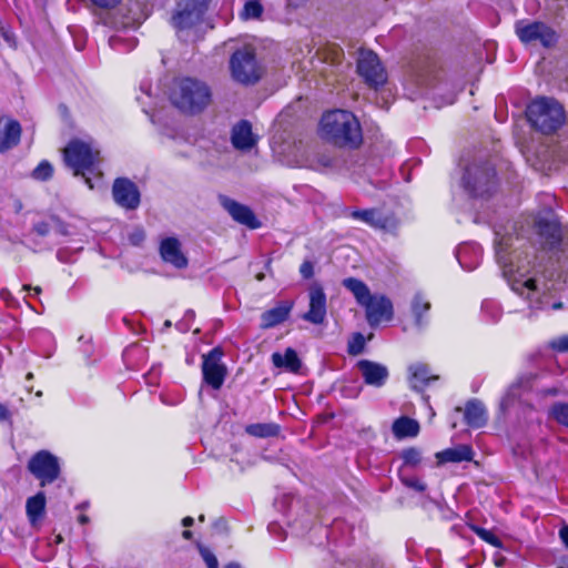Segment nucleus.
<instances>
[{"instance_id":"f257e3e1","label":"nucleus","mask_w":568,"mask_h":568,"mask_svg":"<svg viewBox=\"0 0 568 568\" xmlns=\"http://www.w3.org/2000/svg\"><path fill=\"white\" fill-rule=\"evenodd\" d=\"M495 234L496 260L511 291L525 298L532 310H560L561 302H550L548 283H540L536 276L530 254L524 251L523 240L498 231Z\"/></svg>"},{"instance_id":"f03ea898","label":"nucleus","mask_w":568,"mask_h":568,"mask_svg":"<svg viewBox=\"0 0 568 568\" xmlns=\"http://www.w3.org/2000/svg\"><path fill=\"white\" fill-rule=\"evenodd\" d=\"M212 95V89L206 82L185 77L174 80L170 101L180 112L196 115L211 104Z\"/></svg>"},{"instance_id":"7ed1b4c3","label":"nucleus","mask_w":568,"mask_h":568,"mask_svg":"<svg viewBox=\"0 0 568 568\" xmlns=\"http://www.w3.org/2000/svg\"><path fill=\"white\" fill-rule=\"evenodd\" d=\"M323 139L338 146L355 148L362 141V131L355 115L345 110L326 112L320 123Z\"/></svg>"},{"instance_id":"20e7f679","label":"nucleus","mask_w":568,"mask_h":568,"mask_svg":"<svg viewBox=\"0 0 568 568\" xmlns=\"http://www.w3.org/2000/svg\"><path fill=\"white\" fill-rule=\"evenodd\" d=\"M342 284L352 292L356 302L365 308L366 321L371 327L393 318V304L388 297L372 294L368 286L355 277L344 278Z\"/></svg>"},{"instance_id":"39448f33","label":"nucleus","mask_w":568,"mask_h":568,"mask_svg":"<svg viewBox=\"0 0 568 568\" xmlns=\"http://www.w3.org/2000/svg\"><path fill=\"white\" fill-rule=\"evenodd\" d=\"M526 114L530 124L545 134L557 131L566 119L562 105L557 100L547 97L531 101L527 106Z\"/></svg>"},{"instance_id":"423d86ee","label":"nucleus","mask_w":568,"mask_h":568,"mask_svg":"<svg viewBox=\"0 0 568 568\" xmlns=\"http://www.w3.org/2000/svg\"><path fill=\"white\" fill-rule=\"evenodd\" d=\"M99 155L100 150L92 141L80 139L71 140L63 151L65 164L73 170L75 175H81L90 189H93L94 185L87 173L93 171L95 163L99 162Z\"/></svg>"},{"instance_id":"0eeeda50","label":"nucleus","mask_w":568,"mask_h":568,"mask_svg":"<svg viewBox=\"0 0 568 568\" xmlns=\"http://www.w3.org/2000/svg\"><path fill=\"white\" fill-rule=\"evenodd\" d=\"M462 185L473 197L490 195L496 187L495 170L488 163H473L466 168Z\"/></svg>"},{"instance_id":"6e6552de","label":"nucleus","mask_w":568,"mask_h":568,"mask_svg":"<svg viewBox=\"0 0 568 568\" xmlns=\"http://www.w3.org/2000/svg\"><path fill=\"white\" fill-rule=\"evenodd\" d=\"M230 69L233 80L244 85L256 83L263 74L252 47L236 50L230 59Z\"/></svg>"},{"instance_id":"1a4fd4ad","label":"nucleus","mask_w":568,"mask_h":568,"mask_svg":"<svg viewBox=\"0 0 568 568\" xmlns=\"http://www.w3.org/2000/svg\"><path fill=\"white\" fill-rule=\"evenodd\" d=\"M211 0H180L171 17V23L179 37L203 22Z\"/></svg>"},{"instance_id":"9d476101","label":"nucleus","mask_w":568,"mask_h":568,"mask_svg":"<svg viewBox=\"0 0 568 568\" xmlns=\"http://www.w3.org/2000/svg\"><path fill=\"white\" fill-rule=\"evenodd\" d=\"M515 31L519 40L526 44L539 43L550 48L557 42L556 32L544 22L519 20L515 24Z\"/></svg>"},{"instance_id":"9b49d317","label":"nucleus","mask_w":568,"mask_h":568,"mask_svg":"<svg viewBox=\"0 0 568 568\" xmlns=\"http://www.w3.org/2000/svg\"><path fill=\"white\" fill-rule=\"evenodd\" d=\"M357 72L372 88L378 89L387 81V73L378 55L371 50H362L357 60Z\"/></svg>"},{"instance_id":"f8f14e48","label":"nucleus","mask_w":568,"mask_h":568,"mask_svg":"<svg viewBox=\"0 0 568 568\" xmlns=\"http://www.w3.org/2000/svg\"><path fill=\"white\" fill-rule=\"evenodd\" d=\"M28 469L40 480L42 487L58 479L61 471L58 457L48 450L34 454L28 463Z\"/></svg>"},{"instance_id":"ddd939ff","label":"nucleus","mask_w":568,"mask_h":568,"mask_svg":"<svg viewBox=\"0 0 568 568\" xmlns=\"http://www.w3.org/2000/svg\"><path fill=\"white\" fill-rule=\"evenodd\" d=\"M536 227L546 250H555L562 240L564 232L556 215L548 210L536 219Z\"/></svg>"},{"instance_id":"4468645a","label":"nucleus","mask_w":568,"mask_h":568,"mask_svg":"<svg viewBox=\"0 0 568 568\" xmlns=\"http://www.w3.org/2000/svg\"><path fill=\"white\" fill-rule=\"evenodd\" d=\"M222 351L219 347L211 349L203 355L202 373L207 385L220 389L226 376V367L222 363Z\"/></svg>"},{"instance_id":"2eb2a0df","label":"nucleus","mask_w":568,"mask_h":568,"mask_svg":"<svg viewBox=\"0 0 568 568\" xmlns=\"http://www.w3.org/2000/svg\"><path fill=\"white\" fill-rule=\"evenodd\" d=\"M353 220L361 221L368 226L384 232H394L398 222L393 214H385L377 209L354 210L349 213Z\"/></svg>"},{"instance_id":"dca6fc26","label":"nucleus","mask_w":568,"mask_h":568,"mask_svg":"<svg viewBox=\"0 0 568 568\" xmlns=\"http://www.w3.org/2000/svg\"><path fill=\"white\" fill-rule=\"evenodd\" d=\"M310 306L302 318L315 325L324 323L327 314L326 294L320 283H313L308 288Z\"/></svg>"},{"instance_id":"f3484780","label":"nucleus","mask_w":568,"mask_h":568,"mask_svg":"<svg viewBox=\"0 0 568 568\" xmlns=\"http://www.w3.org/2000/svg\"><path fill=\"white\" fill-rule=\"evenodd\" d=\"M112 194L115 203L126 210H135L140 204L139 189L129 179H116L113 183Z\"/></svg>"},{"instance_id":"a211bd4d","label":"nucleus","mask_w":568,"mask_h":568,"mask_svg":"<svg viewBox=\"0 0 568 568\" xmlns=\"http://www.w3.org/2000/svg\"><path fill=\"white\" fill-rule=\"evenodd\" d=\"M159 251L161 258L178 270H183L189 264V260L182 251L181 242L176 237L163 239Z\"/></svg>"},{"instance_id":"6ab92c4d","label":"nucleus","mask_w":568,"mask_h":568,"mask_svg":"<svg viewBox=\"0 0 568 568\" xmlns=\"http://www.w3.org/2000/svg\"><path fill=\"white\" fill-rule=\"evenodd\" d=\"M357 368L364 379V383L377 388L384 386L389 376L388 368L384 364L369 359L358 361Z\"/></svg>"},{"instance_id":"aec40b11","label":"nucleus","mask_w":568,"mask_h":568,"mask_svg":"<svg viewBox=\"0 0 568 568\" xmlns=\"http://www.w3.org/2000/svg\"><path fill=\"white\" fill-rule=\"evenodd\" d=\"M219 201L234 221L246 225L250 229H257L260 226L258 221L248 206L243 205L225 195H220Z\"/></svg>"},{"instance_id":"412c9836","label":"nucleus","mask_w":568,"mask_h":568,"mask_svg":"<svg viewBox=\"0 0 568 568\" xmlns=\"http://www.w3.org/2000/svg\"><path fill=\"white\" fill-rule=\"evenodd\" d=\"M293 306L294 303L292 301H282L271 310L263 312L261 315V328H272L285 322L288 318Z\"/></svg>"},{"instance_id":"4be33fe9","label":"nucleus","mask_w":568,"mask_h":568,"mask_svg":"<svg viewBox=\"0 0 568 568\" xmlns=\"http://www.w3.org/2000/svg\"><path fill=\"white\" fill-rule=\"evenodd\" d=\"M483 255V248L477 243H465L458 246L456 251V258L459 265L466 271L475 270Z\"/></svg>"},{"instance_id":"5701e85b","label":"nucleus","mask_w":568,"mask_h":568,"mask_svg":"<svg viewBox=\"0 0 568 568\" xmlns=\"http://www.w3.org/2000/svg\"><path fill=\"white\" fill-rule=\"evenodd\" d=\"M231 140L235 149L243 151L252 149L256 143V139L253 135L251 123L242 120L235 124L232 130Z\"/></svg>"},{"instance_id":"b1692460","label":"nucleus","mask_w":568,"mask_h":568,"mask_svg":"<svg viewBox=\"0 0 568 568\" xmlns=\"http://www.w3.org/2000/svg\"><path fill=\"white\" fill-rule=\"evenodd\" d=\"M21 136V125L16 120H7L0 126V152H6L16 146Z\"/></svg>"},{"instance_id":"393cba45","label":"nucleus","mask_w":568,"mask_h":568,"mask_svg":"<svg viewBox=\"0 0 568 568\" xmlns=\"http://www.w3.org/2000/svg\"><path fill=\"white\" fill-rule=\"evenodd\" d=\"M409 376L408 382L413 389L422 392L429 384L430 381H436L438 377L432 375L428 367L424 364H413L408 367Z\"/></svg>"},{"instance_id":"a878e982","label":"nucleus","mask_w":568,"mask_h":568,"mask_svg":"<svg viewBox=\"0 0 568 568\" xmlns=\"http://www.w3.org/2000/svg\"><path fill=\"white\" fill-rule=\"evenodd\" d=\"M473 449L467 445H459L436 453L437 464L469 462L473 459Z\"/></svg>"},{"instance_id":"bb28decb","label":"nucleus","mask_w":568,"mask_h":568,"mask_svg":"<svg viewBox=\"0 0 568 568\" xmlns=\"http://www.w3.org/2000/svg\"><path fill=\"white\" fill-rule=\"evenodd\" d=\"M464 418L466 424L473 428L483 427L487 422V414L481 402L478 399L467 402Z\"/></svg>"},{"instance_id":"cd10ccee","label":"nucleus","mask_w":568,"mask_h":568,"mask_svg":"<svg viewBox=\"0 0 568 568\" xmlns=\"http://www.w3.org/2000/svg\"><path fill=\"white\" fill-rule=\"evenodd\" d=\"M272 363L277 368H284L290 373H298L302 367V362L297 356L295 349L287 347L284 354L278 352L272 354Z\"/></svg>"},{"instance_id":"c85d7f7f","label":"nucleus","mask_w":568,"mask_h":568,"mask_svg":"<svg viewBox=\"0 0 568 568\" xmlns=\"http://www.w3.org/2000/svg\"><path fill=\"white\" fill-rule=\"evenodd\" d=\"M392 430L397 439L416 437L419 433V424L415 419L403 416L393 423Z\"/></svg>"},{"instance_id":"c756f323","label":"nucleus","mask_w":568,"mask_h":568,"mask_svg":"<svg viewBox=\"0 0 568 568\" xmlns=\"http://www.w3.org/2000/svg\"><path fill=\"white\" fill-rule=\"evenodd\" d=\"M45 495L39 491L37 495L27 499V516L32 525H34L44 514Z\"/></svg>"},{"instance_id":"7c9ffc66","label":"nucleus","mask_w":568,"mask_h":568,"mask_svg":"<svg viewBox=\"0 0 568 568\" xmlns=\"http://www.w3.org/2000/svg\"><path fill=\"white\" fill-rule=\"evenodd\" d=\"M246 433L254 437L266 438L277 435L280 427L275 424H251L246 426Z\"/></svg>"},{"instance_id":"2f4dec72","label":"nucleus","mask_w":568,"mask_h":568,"mask_svg":"<svg viewBox=\"0 0 568 568\" xmlns=\"http://www.w3.org/2000/svg\"><path fill=\"white\" fill-rule=\"evenodd\" d=\"M523 386L521 381L514 382L500 400V409L507 412L520 396V388Z\"/></svg>"},{"instance_id":"473e14b6","label":"nucleus","mask_w":568,"mask_h":568,"mask_svg":"<svg viewBox=\"0 0 568 568\" xmlns=\"http://www.w3.org/2000/svg\"><path fill=\"white\" fill-rule=\"evenodd\" d=\"M430 308V303L425 298L422 293L415 294L412 302V311L415 316L417 326H423V313Z\"/></svg>"},{"instance_id":"72a5a7b5","label":"nucleus","mask_w":568,"mask_h":568,"mask_svg":"<svg viewBox=\"0 0 568 568\" xmlns=\"http://www.w3.org/2000/svg\"><path fill=\"white\" fill-rule=\"evenodd\" d=\"M264 12V8L260 0H247L244 3L242 11L240 12V18L242 20H253L260 19Z\"/></svg>"},{"instance_id":"f704fd0d","label":"nucleus","mask_w":568,"mask_h":568,"mask_svg":"<svg viewBox=\"0 0 568 568\" xmlns=\"http://www.w3.org/2000/svg\"><path fill=\"white\" fill-rule=\"evenodd\" d=\"M400 458L403 459V466L405 467H417L422 463V452L416 447H409L400 452Z\"/></svg>"},{"instance_id":"c9c22d12","label":"nucleus","mask_w":568,"mask_h":568,"mask_svg":"<svg viewBox=\"0 0 568 568\" xmlns=\"http://www.w3.org/2000/svg\"><path fill=\"white\" fill-rule=\"evenodd\" d=\"M399 479L405 487L417 493H423L426 489L425 483H423L418 477L405 475L403 469L399 470Z\"/></svg>"},{"instance_id":"e433bc0d","label":"nucleus","mask_w":568,"mask_h":568,"mask_svg":"<svg viewBox=\"0 0 568 568\" xmlns=\"http://www.w3.org/2000/svg\"><path fill=\"white\" fill-rule=\"evenodd\" d=\"M53 166L48 161H41L32 171V178L38 181H47L52 176Z\"/></svg>"},{"instance_id":"4c0bfd02","label":"nucleus","mask_w":568,"mask_h":568,"mask_svg":"<svg viewBox=\"0 0 568 568\" xmlns=\"http://www.w3.org/2000/svg\"><path fill=\"white\" fill-rule=\"evenodd\" d=\"M551 416L561 425L568 427V404L558 403L551 407Z\"/></svg>"},{"instance_id":"58836bf2","label":"nucleus","mask_w":568,"mask_h":568,"mask_svg":"<svg viewBox=\"0 0 568 568\" xmlns=\"http://www.w3.org/2000/svg\"><path fill=\"white\" fill-rule=\"evenodd\" d=\"M471 529L474 532L477 534L478 537H480L483 540L490 544L491 546L497 548L501 547V540L494 532L477 526H471Z\"/></svg>"},{"instance_id":"ea45409f","label":"nucleus","mask_w":568,"mask_h":568,"mask_svg":"<svg viewBox=\"0 0 568 568\" xmlns=\"http://www.w3.org/2000/svg\"><path fill=\"white\" fill-rule=\"evenodd\" d=\"M109 42L111 48L118 51H129L135 47V42L133 40H124L120 36L111 37Z\"/></svg>"},{"instance_id":"a19ab883","label":"nucleus","mask_w":568,"mask_h":568,"mask_svg":"<svg viewBox=\"0 0 568 568\" xmlns=\"http://www.w3.org/2000/svg\"><path fill=\"white\" fill-rule=\"evenodd\" d=\"M365 346V338L361 333L354 335L353 341L348 344V353L358 355L363 352Z\"/></svg>"},{"instance_id":"79ce46f5","label":"nucleus","mask_w":568,"mask_h":568,"mask_svg":"<svg viewBox=\"0 0 568 568\" xmlns=\"http://www.w3.org/2000/svg\"><path fill=\"white\" fill-rule=\"evenodd\" d=\"M200 554L205 561L207 568H215L219 567V561L215 557V555L207 548L200 546L199 547Z\"/></svg>"},{"instance_id":"37998d69","label":"nucleus","mask_w":568,"mask_h":568,"mask_svg":"<svg viewBox=\"0 0 568 568\" xmlns=\"http://www.w3.org/2000/svg\"><path fill=\"white\" fill-rule=\"evenodd\" d=\"M550 347L557 352H568V335L552 339Z\"/></svg>"},{"instance_id":"c03bdc74","label":"nucleus","mask_w":568,"mask_h":568,"mask_svg":"<svg viewBox=\"0 0 568 568\" xmlns=\"http://www.w3.org/2000/svg\"><path fill=\"white\" fill-rule=\"evenodd\" d=\"M300 273L304 278H311L314 275V265L311 261H304L300 266Z\"/></svg>"},{"instance_id":"a18cd8bd","label":"nucleus","mask_w":568,"mask_h":568,"mask_svg":"<svg viewBox=\"0 0 568 568\" xmlns=\"http://www.w3.org/2000/svg\"><path fill=\"white\" fill-rule=\"evenodd\" d=\"M33 230L37 234L45 236L50 232V225L45 221L38 222L33 225Z\"/></svg>"},{"instance_id":"49530a36","label":"nucleus","mask_w":568,"mask_h":568,"mask_svg":"<svg viewBox=\"0 0 568 568\" xmlns=\"http://www.w3.org/2000/svg\"><path fill=\"white\" fill-rule=\"evenodd\" d=\"M95 6L100 8H114L120 0H91Z\"/></svg>"},{"instance_id":"de8ad7c7","label":"nucleus","mask_w":568,"mask_h":568,"mask_svg":"<svg viewBox=\"0 0 568 568\" xmlns=\"http://www.w3.org/2000/svg\"><path fill=\"white\" fill-rule=\"evenodd\" d=\"M268 531L273 536L278 537L281 540H283L285 538V536L282 531V528L275 523L268 525Z\"/></svg>"},{"instance_id":"09e8293b","label":"nucleus","mask_w":568,"mask_h":568,"mask_svg":"<svg viewBox=\"0 0 568 568\" xmlns=\"http://www.w3.org/2000/svg\"><path fill=\"white\" fill-rule=\"evenodd\" d=\"M130 240L134 245H139L144 240L143 231L136 230L131 234Z\"/></svg>"},{"instance_id":"8fccbe9b","label":"nucleus","mask_w":568,"mask_h":568,"mask_svg":"<svg viewBox=\"0 0 568 568\" xmlns=\"http://www.w3.org/2000/svg\"><path fill=\"white\" fill-rule=\"evenodd\" d=\"M0 298L4 301L8 305H10L13 302L12 294L9 290L2 288L0 291Z\"/></svg>"},{"instance_id":"3c124183","label":"nucleus","mask_w":568,"mask_h":568,"mask_svg":"<svg viewBox=\"0 0 568 568\" xmlns=\"http://www.w3.org/2000/svg\"><path fill=\"white\" fill-rule=\"evenodd\" d=\"M10 418V412L9 409L0 404V422H4V420H8Z\"/></svg>"},{"instance_id":"603ef678","label":"nucleus","mask_w":568,"mask_h":568,"mask_svg":"<svg viewBox=\"0 0 568 568\" xmlns=\"http://www.w3.org/2000/svg\"><path fill=\"white\" fill-rule=\"evenodd\" d=\"M560 538L562 542L568 547V526L560 529Z\"/></svg>"},{"instance_id":"864d4df0","label":"nucleus","mask_w":568,"mask_h":568,"mask_svg":"<svg viewBox=\"0 0 568 568\" xmlns=\"http://www.w3.org/2000/svg\"><path fill=\"white\" fill-rule=\"evenodd\" d=\"M506 560H507V559H506L504 556H496V557L494 558V562H495V565H496L497 567H499V568H501V567H504V566H505Z\"/></svg>"},{"instance_id":"5fc2aeb1","label":"nucleus","mask_w":568,"mask_h":568,"mask_svg":"<svg viewBox=\"0 0 568 568\" xmlns=\"http://www.w3.org/2000/svg\"><path fill=\"white\" fill-rule=\"evenodd\" d=\"M306 1L307 0H287V3L290 7L297 8V7L303 6Z\"/></svg>"},{"instance_id":"6e6d98bb","label":"nucleus","mask_w":568,"mask_h":568,"mask_svg":"<svg viewBox=\"0 0 568 568\" xmlns=\"http://www.w3.org/2000/svg\"><path fill=\"white\" fill-rule=\"evenodd\" d=\"M193 523H194V519L190 516H186L182 519V525L184 527H191L193 525Z\"/></svg>"},{"instance_id":"4d7b16f0","label":"nucleus","mask_w":568,"mask_h":568,"mask_svg":"<svg viewBox=\"0 0 568 568\" xmlns=\"http://www.w3.org/2000/svg\"><path fill=\"white\" fill-rule=\"evenodd\" d=\"M182 537H183L184 539H187V540H189V539H191V538H192V532H191L190 530H184V531L182 532Z\"/></svg>"},{"instance_id":"13d9d810","label":"nucleus","mask_w":568,"mask_h":568,"mask_svg":"<svg viewBox=\"0 0 568 568\" xmlns=\"http://www.w3.org/2000/svg\"><path fill=\"white\" fill-rule=\"evenodd\" d=\"M58 232H59L60 234H62V235H67V234H68L65 226H64V225H62V224H61V225H59Z\"/></svg>"},{"instance_id":"bf43d9fd","label":"nucleus","mask_w":568,"mask_h":568,"mask_svg":"<svg viewBox=\"0 0 568 568\" xmlns=\"http://www.w3.org/2000/svg\"><path fill=\"white\" fill-rule=\"evenodd\" d=\"M79 521H80L81 524H87V523L89 521V518H88V516H85V515H81V516L79 517Z\"/></svg>"},{"instance_id":"052dcab7","label":"nucleus","mask_w":568,"mask_h":568,"mask_svg":"<svg viewBox=\"0 0 568 568\" xmlns=\"http://www.w3.org/2000/svg\"><path fill=\"white\" fill-rule=\"evenodd\" d=\"M225 568H241V566L236 562H230L225 566Z\"/></svg>"},{"instance_id":"680f3d73","label":"nucleus","mask_w":568,"mask_h":568,"mask_svg":"<svg viewBox=\"0 0 568 568\" xmlns=\"http://www.w3.org/2000/svg\"><path fill=\"white\" fill-rule=\"evenodd\" d=\"M171 326H172L171 321L166 320V321L164 322V327H165V328H169V327H171Z\"/></svg>"},{"instance_id":"e2e57ef3","label":"nucleus","mask_w":568,"mask_h":568,"mask_svg":"<svg viewBox=\"0 0 568 568\" xmlns=\"http://www.w3.org/2000/svg\"><path fill=\"white\" fill-rule=\"evenodd\" d=\"M186 315L190 316V317H193L194 316V312L193 311H187Z\"/></svg>"},{"instance_id":"0e129e2a","label":"nucleus","mask_w":568,"mask_h":568,"mask_svg":"<svg viewBox=\"0 0 568 568\" xmlns=\"http://www.w3.org/2000/svg\"><path fill=\"white\" fill-rule=\"evenodd\" d=\"M33 291H34V294H39L41 292V288L40 287H34Z\"/></svg>"},{"instance_id":"69168bd1","label":"nucleus","mask_w":568,"mask_h":568,"mask_svg":"<svg viewBox=\"0 0 568 568\" xmlns=\"http://www.w3.org/2000/svg\"><path fill=\"white\" fill-rule=\"evenodd\" d=\"M263 278H264V275H263V274H258V275H257V280H258V281H262Z\"/></svg>"},{"instance_id":"338daca9","label":"nucleus","mask_w":568,"mask_h":568,"mask_svg":"<svg viewBox=\"0 0 568 568\" xmlns=\"http://www.w3.org/2000/svg\"><path fill=\"white\" fill-rule=\"evenodd\" d=\"M32 377H33L32 373H29V374L27 375V378H29V379H31Z\"/></svg>"},{"instance_id":"774afa93","label":"nucleus","mask_w":568,"mask_h":568,"mask_svg":"<svg viewBox=\"0 0 568 568\" xmlns=\"http://www.w3.org/2000/svg\"><path fill=\"white\" fill-rule=\"evenodd\" d=\"M199 520H200V521H204V515H201V516L199 517Z\"/></svg>"}]
</instances>
